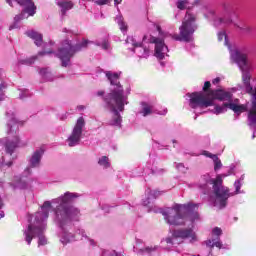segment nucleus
Returning a JSON list of instances; mask_svg holds the SVG:
<instances>
[{"instance_id":"2f4dec72","label":"nucleus","mask_w":256,"mask_h":256,"mask_svg":"<svg viewBox=\"0 0 256 256\" xmlns=\"http://www.w3.org/2000/svg\"><path fill=\"white\" fill-rule=\"evenodd\" d=\"M16 187H18V189H27L29 187V182L20 179V181L16 184Z\"/></svg>"},{"instance_id":"e433bc0d","label":"nucleus","mask_w":256,"mask_h":256,"mask_svg":"<svg viewBox=\"0 0 256 256\" xmlns=\"http://www.w3.org/2000/svg\"><path fill=\"white\" fill-rule=\"evenodd\" d=\"M165 169H163V168H156L154 171H153V173L155 174V175H163V173H165Z\"/></svg>"},{"instance_id":"5701e85b","label":"nucleus","mask_w":256,"mask_h":256,"mask_svg":"<svg viewBox=\"0 0 256 256\" xmlns=\"http://www.w3.org/2000/svg\"><path fill=\"white\" fill-rule=\"evenodd\" d=\"M40 75L44 79V81H53V74L49 68H42L40 70Z\"/></svg>"},{"instance_id":"39448f33","label":"nucleus","mask_w":256,"mask_h":256,"mask_svg":"<svg viewBox=\"0 0 256 256\" xmlns=\"http://www.w3.org/2000/svg\"><path fill=\"white\" fill-rule=\"evenodd\" d=\"M230 51L231 61L236 63L239 69L242 71V81L247 93L252 95V102L248 109V126L253 131L252 138H255L256 134V88L251 86V62L247 59V54L239 52L237 49H231L229 45V40L227 39V34L225 31L218 32V41H223Z\"/></svg>"},{"instance_id":"412c9836","label":"nucleus","mask_w":256,"mask_h":256,"mask_svg":"<svg viewBox=\"0 0 256 256\" xmlns=\"http://www.w3.org/2000/svg\"><path fill=\"white\" fill-rule=\"evenodd\" d=\"M134 251L138 253V255H153L156 251H159V246H146L145 248L134 247Z\"/></svg>"},{"instance_id":"37998d69","label":"nucleus","mask_w":256,"mask_h":256,"mask_svg":"<svg viewBox=\"0 0 256 256\" xmlns=\"http://www.w3.org/2000/svg\"><path fill=\"white\" fill-rule=\"evenodd\" d=\"M236 181H240V183H243V181H245V174L241 175V177Z\"/></svg>"},{"instance_id":"4be33fe9","label":"nucleus","mask_w":256,"mask_h":256,"mask_svg":"<svg viewBox=\"0 0 256 256\" xmlns=\"http://www.w3.org/2000/svg\"><path fill=\"white\" fill-rule=\"evenodd\" d=\"M94 45H97V47H101L104 49V51H108L110 45L109 40L107 38H99L94 42Z\"/></svg>"},{"instance_id":"f704fd0d","label":"nucleus","mask_w":256,"mask_h":256,"mask_svg":"<svg viewBox=\"0 0 256 256\" xmlns=\"http://www.w3.org/2000/svg\"><path fill=\"white\" fill-rule=\"evenodd\" d=\"M212 233H213V235H216L217 237H219V236H221V234L223 233V231L221 230V228L215 227V228L212 230Z\"/></svg>"},{"instance_id":"4468645a","label":"nucleus","mask_w":256,"mask_h":256,"mask_svg":"<svg viewBox=\"0 0 256 256\" xmlns=\"http://www.w3.org/2000/svg\"><path fill=\"white\" fill-rule=\"evenodd\" d=\"M45 151L43 149L35 150L28 160V167L24 170V175H31V169H39L41 167V160L43 159Z\"/></svg>"},{"instance_id":"9d476101","label":"nucleus","mask_w":256,"mask_h":256,"mask_svg":"<svg viewBox=\"0 0 256 256\" xmlns=\"http://www.w3.org/2000/svg\"><path fill=\"white\" fill-rule=\"evenodd\" d=\"M185 240H188L189 243H197L199 241L193 228H180L174 230L172 237H168L161 241V247L169 250L171 247H175V245H181Z\"/></svg>"},{"instance_id":"1a4fd4ad","label":"nucleus","mask_w":256,"mask_h":256,"mask_svg":"<svg viewBox=\"0 0 256 256\" xmlns=\"http://www.w3.org/2000/svg\"><path fill=\"white\" fill-rule=\"evenodd\" d=\"M8 119V135L9 139L5 142L6 153L9 156H12L15 153V149L27 146V141L19 139L17 133H19V124L17 123V118L13 112L6 113Z\"/></svg>"},{"instance_id":"4c0bfd02","label":"nucleus","mask_w":256,"mask_h":256,"mask_svg":"<svg viewBox=\"0 0 256 256\" xmlns=\"http://www.w3.org/2000/svg\"><path fill=\"white\" fill-rule=\"evenodd\" d=\"M96 5H107L109 3V0H96Z\"/></svg>"},{"instance_id":"cd10ccee","label":"nucleus","mask_w":256,"mask_h":256,"mask_svg":"<svg viewBox=\"0 0 256 256\" xmlns=\"http://www.w3.org/2000/svg\"><path fill=\"white\" fill-rule=\"evenodd\" d=\"M37 60V56H32L30 58L19 60L20 65H33L35 61Z\"/></svg>"},{"instance_id":"473e14b6","label":"nucleus","mask_w":256,"mask_h":256,"mask_svg":"<svg viewBox=\"0 0 256 256\" xmlns=\"http://www.w3.org/2000/svg\"><path fill=\"white\" fill-rule=\"evenodd\" d=\"M175 167L180 173H187V167L183 163H178Z\"/></svg>"},{"instance_id":"aec40b11","label":"nucleus","mask_w":256,"mask_h":256,"mask_svg":"<svg viewBox=\"0 0 256 256\" xmlns=\"http://www.w3.org/2000/svg\"><path fill=\"white\" fill-rule=\"evenodd\" d=\"M27 37L33 39L35 45L37 47H41L43 45V35L35 30H29L26 32Z\"/></svg>"},{"instance_id":"a878e982","label":"nucleus","mask_w":256,"mask_h":256,"mask_svg":"<svg viewBox=\"0 0 256 256\" xmlns=\"http://www.w3.org/2000/svg\"><path fill=\"white\" fill-rule=\"evenodd\" d=\"M234 26L237 27V29H239L241 31V33H251V27H249L247 24H237L234 23Z\"/></svg>"},{"instance_id":"0eeeda50","label":"nucleus","mask_w":256,"mask_h":256,"mask_svg":"<svg viewBox=\"0 0 256 256\" xmlns=\"http://www.w3.org/2000/svg\"><path fill=\"white\" fill-rule=\"evenodd\" d=\"M51 201H45L34 216H29V225L24 230L25 241L31 245V241L38 237V247L47 245V237H45V229L47 228V219H49V211H51Z\"/></svg>"},{"instance_id":"49530a36","label":"nucleus","mask_w":256,"mask_h":256,"mask_svg":"<svg viewBox=\"0 0 256 256\" xmlns=\"http://www.w3.org/2000/svg\"><path fill=\"white\" fill-rule=\"evenodd\" d=\"M201 113H203V112H198V115H201Z\"/></svg>"},{"instance_id":"c03bdc74","label":"nucleus","mask_w":256,"mask_h":256,"mask_svg":"<svg viewBox=\"0 0 256 256\" xmlns=\"http://www.w3.org/2000/svg\"><path fill=\"white\" fill-rule=\"evenodd\" d=\"M63 33H71V31L70 30H68L67 28H63Z\"/></svg>"},{"instance_id":"de8ad7c7","label":"nucleus","mask_w":256,"mask_h":256,"mask_svg":"<svg viewBox=\"0 0 256 256\" xmlns=\"http://www.w3.org/2000/svg\"><path fill=\"white\" fill-rule=\"evenodd\" d=\"M197 116H198V115L196 114V116L194 117V119H197Z\"/></svg>"},{"instance_id":"393cba45","label":"nucleus","mask_w":256,"mask_h":256,"mask_svg":"<svg viewBox=\"0 0 256 256\" xmlns=\"http://www.w3.org/2000/svg\"><path fill=\"white\" fill-rule=\"evenodd\" d=\"M116 23L119 25V28L122 31V33H127V24L124 23L123 16H117Z\"/></svg>"},{"instance_id":"b1692460","label":"nucleus","mask_w":256,"mask_h":256,"mask_svg":"<svg viewBox=\"0 0 256 256\" xmlns=\"http://www.w3.org/2000/svg\"><path fill=\"white\" fill-rule=\"evenodd\" d=\"M98 165L102 167V169H109L111 167V162L109 161V157L102 156L98 159Z\"/></svg>"},{"instance_id":"79ce46f5","label":"nucleus","mask_w":256,"mask_h":256,"mask_svg":"<svg viewBox=\"0 0 256 256\" xmlns=\"http://www.w3.org/2000/svg\"><path fill=\"white\" fill-rule=\"evenodd\" d=\"M97 95H98V97H103V95H105V91L100 90L97 92Z\"/></svg>"},{"instance_id":"bb28decb","label":"nucleus","mask_w":256,"mask_h":256,"mask_svg":"<svg viewBox=\"0 0 256 256\" xmlns=\"http://www.w3.org/2000/svg\"><path fill=\"white\" fill-rule=\"evenodd\" d=\"M5 76V70L3 68H0V97L3 95V89H5L6 84L5 81L3 80V77Z\"/></svg>"},{"instance_id":"f8f14e48","label":"nucleus","mask_w":256,"mask_h":256,"mask_svg":"<svg viewBox=\"0 0 256 256\" xmlns=\"http://www.w3.org/2000/svg\"><path fill=\"white\" fill-rule=\"evenodd\" d=\"M13 1L23 7V10L19 15L14 17V24L9 27L10 31H12V29H19V25L17 24L19 21L29 19V17H33L37 13V7H35L33 0H6L10 7H13Z\"/></svg>"},{"instance_id":"f03ea898","label":"nucleus","mask_w":256,"mask_h":256,"mask_svg":"<svg viewBox=\"0 0 256 256\" xmlns=\"http://www.w3.org/2000/svg\"><path fill=\"white\" fill-rule=\"evenodd\" d=\"M209 87H211V82L206 81L203 87L205 92L187 94L191 109H207V107L214 105V109H212L214 115L227 113V109L235 112L236 115H241V113L247 111V106L239 104V99H233L231 92L219 89L207 91Z\"/></svg>"},{"instance_id":"c85d7f7f","label":"nucleus","mask_w":256,"mask_h":256,"mask_svg":"<svg viewBox=\"0 0 256 256\" xmlns=\"http://www.w3.org/2000/svg\"><path fill=\"white\" fill-rule=\"evenodd\" d=\"M19 99H27V97H31V92L27 89H19Z\"/></svg>"},{"instance_id":"7ed1b4c3","label":"nucleus","mask_w":256,"mask_h":256,"mask_svg":"<svg viewBox=\"0 0 256 256\" xmlns=\"http://www.w3.org/2000/svg\"><path fill=\"white\" fill-rule=\"evenodd\" d=\"M79 197H81V194L77 192H66L50 201L51 205H54L52 207L54 223L62 229L60 241L63 245L77 241V236H75V230L71 227V222L79 221L81 211L71 204L75 203Z\"/></svg>"},{"instance_id":"a19ab883","label":"nucleus","mask_w":256,"mask_h":256,"mask_svg":"<svg viewBox=\"0 0 256 256\" xmlns=\"http://www.w3.org/2000/svg\"><path fill=\"white\" fill-rule=\"evenodd\" d=\"M220 81H221V78L217 77V78H215V79L212 81V83H213V85H217V83H219Z\"/></svg>"},{"instance_id":"c9c22d12","label":"nucleus","mask_w":256,"mask_h":256,"mask_svg":"<svg viewBox=\"0 0 256 256\" xmlns=\"http://www.w3.org/2000/svg\"><path fill=\"white\" fill-rule=\"evenodd\" d=\"M202 155H204L205 157H209V158L212 159V160H214L215 157H217V155L212 154V153H210V152H208V151H204V152L202 153Z\"/></svg>"},{"instance_id":"72a5a7b5","label":"nucleus","mask_w":256,"mask_h":256,"mask_svg":"<svg viewBox=\"0 0 256 256\" xmlns=\"http://www.w3.org/2000/svg\"><path fill=\"white\" fill-rule=\"evenodd\" d=\"M2 159H3L2 163L3 165H6V167H11V165H13L12 160L7 161V156H4Z\"/></svg>"},{"instance_id":"2eb2a0df","label":"nucleus","mask_w":256,"mask_h":256,"mask_svg":"<svg viewBox=\"0 0 256 256\" xmlns=\"http://www.w3.org/2000/svg\"><path fill=\"white\" fill-rule=\"evenodd\" d=\"M204 15L207 19H211L212 21H214L215 27H221V25L225 27L233 23V20H231L229 16H226L224 18H217V16L215 15V10L211 8H206Z\"/></svg>"},{"instance_id":"dca6fc26","label":"nucleus","mask_w":256,"mask_h":256,"mask_svg":"<svg viewBox=\"0 0 256 256\" xmlns=\"http://www.w3.org/2000/svg\"><path fill=\"white\" fill-rule=\"evenodd\" d=\"M145 195L146 198L142 200V205H144V207H148V212L155 211L153 208V201H155V199L161 195V192L148 188L145 191Z\"/></svg>"},{"instance_id":"f257e3e1","label":"nucleus","mask_w":256,"mask_h":256,"mask_svg":"<svg viewBox=\"0 0 256 256\" xmlns=\"http://www.w3.org/2000/svg\"><path fill=\"white\" fill-rule=\"evenodd\" d=\"M195 15L186 13L182 25L179 27L180 34H171L161 30V26H156L159 33L158 37L151 35H145L142 40V44L137 43V40L133 36H129L126 39V45L128 49H131L133 53L140 58L149 57V48L145 46V43H154L155 45V57L157 59H163L164 57H169V48L165 44V39H174V41H185L190 43L193 41V34L197 31V23L195 22Z\"/></svg>"},{"instance_id":"8fccbe9b","label":"nucleus","mask_w":256,"mask_h":256,"mask_svg":"<svg viewBox=\"0 0 256 256\" xmlns=\"http://www.w3.org/2000/svg\"><path fill=\"white\" fill-rule=\"evenodd\" d=\"M88 1H95V0H88Z\"/></svg>"},{"instance_id":"6ab92c4d","label":"nucleus","mask_w":256,"mask_h":256,"mask_svg":"<svg viewBox=\"0 0 256 256\" xmlns=\"http://www.w3.org/2000/svg\"><path fill=\"white\" fill-rule=\"evenodd\" d=\"M74 235L76 236V241H83L85 239V241H88L89 245L94 247L95 240L89 238V236H87V233L83 228H77L76 230H74Z\"/></svg>"},{"instance_id":"9b49d317","label":"nucleus","mask_w":256,"mask_h":256,"mask_svg":"<svg viewBox=\"0 0 256 256\" xmlns=\"http://www.w3.org/2000/svg\"><path fill=\"white\" fill-rule=\"evenodd\" d=\"M89 43L93 42H89L87 40H83L81 43L77 44H75V42L71 40H65L64 42H62L61 47L58 49V52L56 53V57L60 59L62 67H68V65L71 63V58L75 56V53H78V51L86 49Z\"/></svg>"},{"instance_id":"a211bd4d","label":"nucleus","mask_w":256,"mask_h":256,"mask_svg":"<svg viewBox=\"0 0 256 256\" xmlns=\"http://www.w3.org/2000/svg\"><path fill=\"white\" fill-rule=\"evenodd\" d=\"M56 5L60 8V13L62 16L67 14V11H71L75 4L72 0H56Z\"/></svg>"},{"instance_id":"09e8293b","label":"nucleus","mask_w":256,"mask_h":256,"mask_svg":"<svg viewBox=\"0 0 256 256\" xmlns=\"http://www.w3.org/2000/svg\"><path fill=\"white\" fill-rule=\"evenodd\" d=\"M173 143H177V141L173 140Z\"/></svg>"},{"instance_id":"7c9ffc66","label":"nucleus","mask_w":256,"mask_h":256,"mask_svg":"<svg viewBox=\"0 0 256 256\" xmlns=\"http://www.w3.org/2000/svg\"><path fill=\"white\" fill-rule=\"evenodd\" d=\"M177 8L181 11L187 9V5H189V2L187 0H180L176 3Z\"/></svg>"},{"instance_id":"ddd939ff","label":"nucleus","mask_w":256,"mask_h":256,"mask_svg":"<svg viewBox=\"0 0 256 256\" xmlns=\"http://www.w3.org/2000/svg\"><path fill=\"white\" fill-rule=\"evenodd\" d=\"M83 129H85V119L80 117L77 119L71 134L66 139L68 147H77V145L81 143V139L83 138Z\"/></svg>"},{"instance_id":"c756f323","label":"nucleus","mask_w":256,"mask_h":256,"mask_svg":"<svg viewBox=\"0 0 256 256\" xmlns=\"http://www.w3.org/2000/svg\"><path fill=\"white\" fill-rule=\"evenodd\" d=\"M214 163V171H219L221 167H223V164L221 163V159L219 157H214V160H212Z\"/></svg>"},{"instance_id":"f3484780","label":"nucleus","mask_w":256,"mask_h":256,"mask_svg":"<svg viewBox=\"0 0 256 256\" xmlns=\"http://www.w3.org/2000/svg\"><path fill=\"white\" fill-rule=\"evenodd\" d=\"M153 113H156L157 115H167V108L163 109L162 111H157L153 104L149 102L141 103L140 115L142 117H149V115H153Z\"/></svg>"},{"instance_id":"ea45409f","label":"nucleus","mask_w":256,"mask_h":256,"mask_svg":"<svg viewBox=\"0 0 256 256\" xmlns=\"http://www.w3.org/2000/svg\"><path fill=\"white\" fill-rule=\"evenodd\" d=\"M38 55H51V51H42L39 52Z\"/></svg>"},{"instance_id":"423d86ee","label":"nucleus","mask_w":256,"mask_h":256,"mask_svg":"<svg viewBox=\"0 0 256 256\" xmlns=\"http://www.w3.org/2000/svg\"><path fill=\"white\" fill-rule=\"evenodd\" d=\"M105 76L110 81V93L105 96V103L109 111L113 113L109 125L121 127L122 119L119 113H123L125 105H129V97L119 81L121 72L106 71Z\"/></svg>"},{"instance_id":"a18cd8bd","label":"nucleus","mask_w":256,"mask_h":256,"mask_svg":"<svg viewBox=\"0 0 256 256\" xmlns=\"http://www.w3.org/2000/svg\"><path fill=\"white\" fill-rule=\"evenodd\" d=\"M115 5H119V3H121V0H114Z\"/></svg>"},{"instance_id":"58836bf2","label":"nucleus","mask_w":256,"mask_h":256,"mask_svg":"<svg viewBox=\"0 0 256 256\" xmlns=\"http://www.w3.org/2000/svg\"><path fill=\"white\" fill-rule=\"evenodd\" d=\"M3 207V201L0 198V209ZM5 217V214L3 212L0 213V219H3Z\"/></svg>"},{"instance_id":"6e6552de","label":"nucleus","mask_w":256,"mask_h":256,"mask_svg":"<svg viewBox=\"0 0 256 256\" xmlns=\"http://www.w3.org/2000/svg\"><path fill=\"white\" fill-rule=\"evenodd\" d=\"M199 204H174L170 208H166L162 215L168 225H174L175 227L185 225L187 221L195 223L199 221V212L196 211Z\"/></svg>"},{"instance_id":"20e7f679","label":"nucleus","mask_w":256,"mask_h":256,"mask_svg":"<svg viewBox=\"0 0 256 256\" xmlns=\"http://www.w3.org/2000/svg\"><path fill=\"white\" fill-rule=\"evenodd\" d=\"M232 173L233 170L230 169L228 174H218L216 179L211 178V175L209 174H205L200 178L199 188L204 195L210 196L211 201L214 203V207H217L218 209H225V207H227L229 197H235V195L245 193V191L241 190L243 183H240V181L234 182V192H231L228 187L223 186V179L229 177Z\"/></svg>"}]
</instances>
